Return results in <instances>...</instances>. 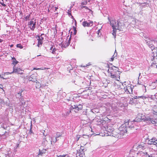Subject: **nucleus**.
I'll return each instance as SVG.
<instances>
[{"label": "nucleus", "mask_w": 157, "mask_h": 157, "mask_svg": "<svg viewBox=\"0 0 157 157\" xmlns=\"http://www.w3.org/2000/svg\"><path fill=\"white\" fill-rule=\"evenodd\" d=\"M16 46L17 48H19L20 49H22L23 48V46L21 45V44H17Z\"/></svg>", "instance_id": "obj_25"}, {"label": "nucleus", "mask_w": 157, "mask_h": 157, "mask_svg": "<svg viewBox=\"0 0 157 157\" xmlns=\"http://www.w3.org/2000/svg\"><path fill=\"white\" fill-rule=\"evenodd\" d=\"M144 97V96H134L133 97V98L135 99H138L140 98H143Z\"/></svg>", "instance_id": "obj_28"}, {"label": "nucleus", "mask_w": 157, "mask_h": 157, "mask_svg": "<svg viewBox=\"0 0 157 157\" xmlns=\"http://www.w3.org/2000/svg\"><path fill=\"white\" fill-rule=\"evenodd\" d=\"M44 34L43 33L41 34L40 36L39 35H37L36 37L37 38V40L38 41V43L37 46L38 47H40L43 43V41L44 40Z\"/></svg>", "instance_id": "obj_3"}, {"label": "nucleus", "mask_w": 157, "mask_h": 157, "mask_svg": "<svg viewBox=\"0 0 157 157\" xmlns=\"http://www.w3.org/2000/svg\"><path fill=\"white\" fill-rule=\"evenodd\" d=\"M81 143L83 145H85L87 144V141H85L83 143L81 142Z\"/></svg>", "instance_id": "obj_35"}, {"label": "nucleus", "mask_w": 157, "mask_h": 157, "mask_svg": "<svg viewBox=\"0 0 157 157\" xmlns=\"http://www.w3.org/2000/svg\"><path fill=\"white\" fill-rule=\"evenodd\" d=\"M50 52L52 54H54L56 53V49L55 47L52 46L50 48Z\"/></svg>", "instance_id": "obj_19"}, {"label": "nucleus", "mask_w": 157, "mask_h": 157, "mask_svg": "<svg viewBox=\"0 0 157 157\" xmlns=\"http://www.w3.org/2000/svg\"><path fill=\"white\" fill-rule=\"evenodd\" d=\"M83 136H87V137H88V136H87V135H83Z\"/></svg>", "instance_id": "obj_51"}, {"label": "nucleus", "mask_w": 157, "mask_h": 157, "mask_svg": "<svg viewBox=\"0 0 157 157\" xmlns=\"http://www.w3.org/2000/svg\"><path fill=\"white\" fill-rule=\"evenodd\" d=\"M123 132L122 133L123 134L126 133L127 131H126V127L124 128V130L123 131Z\"/></svg>", "instance_id": "obj_31"}, {"label": "nucleus", "mask_w": 157, "mask_h": 157, "mask_svg": "<svg viewBox=\"0 0 157 157\" xmlns=\"http://www.w3.org/2000/svg\"><path fill=\"white\" fill-rule=\"evenodd\" d=\"M124 90L127 93L131 94L132 92V89L129 86H126L125 87H124Z\"/></svg>", "instance_id": "obj_11"}, {"label": "nucleus", "mask_w": 157, "mask_h": 157, "mask_svg": "<svg viewBox=\"0 0 157 157\" xmlns=\"http://www.w3.org/2000/svg\"><path fill=\"white\" fill-rule=\"evenodd\" d=\"M155 41L153 40H151L149 42V43L147 42L149 47L151 49L152 52H153V50L155 48L153 45V43H155Z\"/></svg>", "instance_id": "obj_13"}, {"label": "nucleus", "mask_w": 157, "mask_h": 157, "mask_svg": "<svg viewBox=\"0 0 157 157\" xmlns=\"http://www.w3.org/2000/svg\"><path fill=\"white\" fill-rule=\"evenodd\" d=\"M61 56H57V55L56 57H55V58L56 59H60L61 58Z\"/></svg>", "instance_id": "obj_32"}, {"label": "nucleus", "mask_w": 157, "mask_h": 157, "mask_svg": "<svg viewBox=\"0 0 157 157\" xmlns=\"http://www.w3.org/2000/svg\"><path fill=\"white\" fill-rule=\"evenodd\" d=\"M0 78H2V77H1V75H0Z\"/></svg>", "instance_id": "obj_57"}, {"label": "nucleus", "mask_w": 157, "mask_h": 157, "mask_svg": "<svg viewBox=\"0 0 157 157\" xmlns=\"http://www.w3.org/2000/svg\"><path fill=\"white\" fill-rule=\"evenodd\" d=\"M23 91V90H21L18 93V94H19L20 96H21V97H22L21 93Z\"/></svg>", "instance_id": "obj_33"}, {"label": "nucleus", "mask_w": 157, "mask_h": 157, "mask_svg": "<svg viewBox=\"0 0 157 157\" xmlns=\"http://www.w3.org/2000/svg\"><path fill=\"white\" fill-rule=\"evenodd\" d=\"M5 3H5V2L2 0V1L0 2V4H1L3 6H6V4Z\"/></svg>", "instance_id": "obj_26"}, {"label": "nucleus", "mask_w": 157, "mask_h": 157, "mask_svg": "<svg viewBox=\"0 0 157 157\" xmlns=\"http://www.w3.org/2000/svg\"><path fill=\"white\" fill-rule=\"evenodd\" d=\"M46 151V150L45 149H43L41 150H39V152L38 155L43 156L45 153Z\"/></svg>", "instance_id": "obj_17"}, {"label": "nucleus", "mask_w": 157, "mask_h": 157, "mask_svg": "<svg viewBox=\"0 0 157 157\" xmlns=\"http://www.w3.org/2000/svg\"><path fill=\"white\" fill-rule=\"evenodd\" d=\"M12 59L13 60L12 64L14 65V66L15 67V65L18 62L16 60L15 58L14 57H12Z\"/></svg>", "instance_id": "obj_18"}, {"label": "nucleus", "mask_w": 157, "mask_h": 157, "mask_svg": "<svg viewBox=\"0 0 157 157\" xmlns=\"http://www.w3.org/2000/svg\"><path fill=\"white\" fill-rule=\"evenodd\" d=\"M108 71L110 77L116 80L119 81L120 79V72L119 68L114 66L110 67L109 66Z\"/></svg>", "instance_id": "obj_1"}, {"label": "nucleus", "mask_w": 157, "mask_h": 157, "mask_svg": "<svg viewBox=\"0 0 157 157\" xmlns=\"http://www.w3.org/2000/svg\"><path fill=\"white\" fill-rule=\"evenodd\" d=\"M153 112H154V113H155V114L157 113V111L156 112H155V111L154 110L153 111Z\"/></svg>", "instance_id": "obj_46"}, {"label": "nucleus", "mask_w": 157, "mask_h": 157, "mask_svg": "<svg viewBox=\"0 0 157 157\" xmlns=\"http://www.w3.org/2000/svg\"><path fill=\"white\" fill-rule=\"evenodd\" d=\"M54 8H55V11H56L57 10V9H58V8H57V7H54Z\"/></svg>", "instance_id": "obj_43"}, {"label": "nucleus", "mask_w": 157, "mask_h": 157, "mask_svg": "<svg viewBox=\"0 0 157 157\" xmlns=\"http://www.w3.org/2000/svg\"><path fill=\"white\" fill-rule=\"evenodd\" d=\"M36 19L33 18L28 23L30 29L33 31L36 28Z\"/></svg>", "instance_id": "obj_5"}, {"label": "nucleus", "mask_w": 157, "mask_h": 157, "mask_svg": "<svg viewBox=\"0 0 157 157\" xmlns=\"http://www.w3.org/2000/svg\"><path fill=\"white\" fill-rule=\"evenodd\" d=\"M68 14L69 15H71V10H68Z\"/></svg>", "instance_id": "obj_34"}, {"label": "nucleus", "mask_w": 157, "mask_h": 157, "mask_svg": "<svg viewBox=\"0 0 157 157\" xmlns=\"http://www.w3.org/2000/svg\"><path fill=\"white\" fill-rule=\"evenodd\" d=\"M108 19L110 25L113 28H117V29L121 30L124 28V24L123 23L120 22V21L115 19L111 20L109 17H108Z\"/></svg>", "instance_id": "obj_2"}, {"label": "nucleus", "mask_w": 157, "mask_h": 157, "mask_svg": "<svg viewBox=\"0 0 157 157\" xmlns=\"http://www.w3.org/2000/svg\"><path fill=\"white\" fill-rule=\"evenodd\" d=\"M37 74L36 73L33 74L29 76V80L30 81L33 82L37 81Z\"/></svg>", "instance_id": "obj_6"}, {"label": "nucleus", "mask_w": 157, "mask_h": 157, "mask_svg": "<svg viewBox=\"0 0 157 157\" xmlns=\"http://www.w3.org/2000/svg\"><path fill=\"white\" fill-rule=\"evenodd\" d=\"M113 59H114V58L113 57H112L111 58V60H110V61H112L113 60Z\"/></svg>", "instance_id": "obj_42"}, {"label": "nucleus", "mask_w": 157, "mask_h": 157, "mask_svg": "<svg viewBox=\"0 0 157 157\" xmlns=\"http://www.w3.org/2000/svg\"><path fill=\"white\" fill-rule=\"evenodd\" d=\"M33 69L34 70H40V69H41L40 68H34Z\"/></svg>", "instance_id": "obj_44"}, {"label": "nucleus", "mask_w": 157, "mask_h": 157, "mask_svg": "<svg viewBox=\"0 0 157 157\" xmlns=\"http://www.w3.org/2000/svg\"><path fill=\"white\" fill-rule=\"evenodd\" d=\"M30 17V14H29V15H28L27 16H26L25 17V21H27L29 20Z\"/></svg>", "instance_id": "obj_24"}, {"label": "nucleus", "mask_w": 157, "mask_h": 157, "mask_svg": "<svg viewBox=\"0 0 157 157\" xmlns=\"http://www.w3.org/2000/svg\"><path fill=\"white\" fill-rule=\"evenodd\" d=\"M145 120L147 121H150L152 124H154L155 125L157 126V119L153 120L152 119L148 117L147 118H146Z\"/></svg>", "instance_id": "obj_12"}, {"label": "nucleus", "mask_w": 157, "mask_h": 157, "mask_svg": "<svg viewBox=\"0 0 157 157\" xmlns=\"http://www.w3.org/2000/svg\"><path fill=\"white\" fill-rule=\"evenodd\" d=\"M71 18L72 19H73L74 20H75V19L74 18V17H73V16H72V15H71Z\"/></svg>", "instance_id": "obj_48"}, {"label": "nucleus", "mask_w": 157, "mask_h": 157, "mask_svg": "<svg viewBox=\"0 0 157 157\" xmlns=\"http://www.w3.org/2000/svg\"><path fill=\"white\" fill-rule=\"evenodd\" d=\"M75 20V26H74L75 27H77V22H76V20L75 19L74 20Z\"/></svg>", "instance_id": "obj_40"}, {"label": "nucleus", "mask_w": 157, "mask_h": 157, "mask_svg": "<svg viewBox=\"0 0 157 157\" xmlns=\"http://www.w3.org/2000/svg\"><path fill=\"white\" fill-rule=\"evenodd\" d=\"M93 25V22L92 21H89V22L86 21H84L82 22V25L85 27H91Z\"/></svg>", "instance_id": "obj_8"}, {"label": "nucleus", "mask_w": 157, "mask_h": 157, "mask_svg": "<svg viewBox=\"0 0 157 157\" xmlns=\"http://www.w3.org/2000/svg\"><path fill=\"white\" fill-rule=\"evenodd\" d=\"M82 109V105H78V109H77V111L81 110Z\"/></svg>", "instance_id": "obj_21"}, {"label": "nucleus", "mask_w": 157, "mask_h": 157, "mask_svg": "<svg viewBox=\"0 0 157 157\" xmlns=\"http://www.w3.org/2000/svg\"><path fill=\"white\" fill-rule=\"evenodd\" d=\"M151 56L152 57H151V59L152 60H154L156 57L157 58V48H156L153 50Z\"/></svg>", "instance_id": "obj_10"}, {"label": "nucleus", "mask_w": 157, "mask_h": 157, "mask_svg": "<svg viewBox=\"0 0 157 157\" xmlns=\"http://www.w3.org/2000/svg\"><path fill=\"white\" fill-rule=\"evenodd\" d=\"M145 157H153V155H146Z\"/></svg>", "instance_id": "obj_39"}, {"label": "nucleus", "mask_w": 157, "mask_h": 157, "mask_svg": "<svg viewBox=\"0 0 157 157\" xmlns=\"http://www.w3.org/2000/svg\"><path fill=\"white\" fill-rule=\"evenodd\" d=\"M0 88L1 89L3 92H4V94H5V91L1 87H0Z\"/></svg>", "instance_id": "obj_41"}, {"label": "nucleus", "mask_w": 157, "mask_h": 157, "mask_svg": "<svg viewBox=\"0 0 157 157\" xmlns=\"http://www.w3.org/2000/svg\"><path fill=\"white\" fill-rule=\"evenodd\" d=\"M91 65V64H90V63H88V64H86V65H85V66L81 65V67H85L89 66L90 65Z\"/></svg>", "instance_id": "obj_29"}, {"label": "nucleus", "mask_w": 157, "mask_h": 157, "mask_svg": "<svg viewBox=\"0 0 157 157\" xmlns=\"http://www.w3.org/2000/svg\"><path fill=\"white\" fill-rule=\"evenodd\" d=\"M57 157H69V156L67 155H57Z\"/></svg>", "instance_id": "obj_27"}, {"label": "nucleus", "mask_w": 157, "mask_h": 157, "mask_svg": "<svg viewBox=\"0 0 157 157\" xmlns=\"http://www.w3.org/2000/svg\"><path fill=\"white\" fill-rule=\"evenodd\" d=\"M79 156L80 157H83V153H80L79 155Z\"/></svg>", "instance_id": "obj_38"}, {"label": "nucleus", "mask_w": 157, "mask_h": 157, "mask_svg": "<svg viewBox=\"0 0 157 157\" xmlns=\"http://www.w3.org/2000/svg\"><path fill=\"white\" fill-rule=\"evenodd\" d=\"M2 1H4L5 3H6V2H7V0H2Z\"/></svg>", "instance_id": "obj_47"}, {"label": "nucleus", "mask_w": 157, "mask_h": 157, "mask_svg": "<svg viewBox=\"0 0 157 157\" xmlns=\"http://www.w3.org/2000/svg\"><path fill=\"white\" fill-rule=\"evenodd\" d=\"M71 111H69V113H71Z\"/></svg>", "instance_id": "obj_59"}, {"label": "nucleus", "mask_w": 157, "mask_h": 157, "mask_svg": "<svg viewBox=\"0 0 157 157\" xmlns=\"http://www.w3.org/2000/svg\"><path fill=\"white\" fill-rule=\"evenodd\" d=\"M84 137H82V138L81 140L82 141H84V140H85V139H84Z\"/></svg>", "instance_id": "obj_45"}, {"label": "nucleus", "mask_w": 157, "mask_h": 157, "mask_svg": "<svg viewBox=\"0 0 157 157\" xmlns=\"http://www.w3.org/2000/svg\"><path fill=\"white\" fill-rule=\"evenodd\" d=\"M147 146L146 144L142 143L138 146L137 148L139 151H140L141 149L144 150L146 149L147 148Z\"/></svg>", "instance_id": "obj_9"}, {"label": "nucleus", "mask_w": 157, "mask_h": 157, "mask_svg": "<svg viewBox=\"0 0 157 157\" xmlns=\"http://www.w3.org/2000/svg\"><path fill=\"white\" fill-rule=\"evenodd\" d=\"M47 137H46L43 139V142L45 145L47 144L48 143V141L47 140Z\"/></svg>", "instance_id": "obj_22"}, {"label": "nucleus", "mask_w": 157, "mask_h": 157, "mask_svg": "<svg viewBox=\"0 0 157 157\" xmlns=\"http://www.w3.org/2000/svg\"><path fill=\"white\" fill-rule=\"evenodd\" d=\"M76 27H75L74 26H73V30L74 31V35H76L77 33V30L76 29Z\"/></svg>", "instance_id": "obj_23"}, {"label": "nucleus", "mask_w": 157, "mask_h": 157, "mask_svg": "<svg viewBox=\"0 0 157 157\" xmlns=\"http://www.w3.org/2000/svg\"><path fill=\"white\" fill-rule=\"evenodd\" d=\"M157 142V139L155 137H153L148 140L147 144L149 145H155L156 144Z\"/></svg>", "instance_id": "obj_7"}, {"label": "nucleus", "mask_w": 157, "mask_h": 157, "mask_svg": "<svg viewBox=\"0 0 157 157\" xmlns=\"http://www.w3.org/2000/svg\"><path fill=\"white\" fill-rule=\"evenodd\" d=\"M61 135L60 134L59 132H57L56 133V137L55 138L54 140H53L52 139L51 141V142H53V143H55L57 141V138H58L59 136H61Z\"/></svg>", "instance_id": "obj_15"}, {"label": "nucleus", "mask_w": 157, "mask_h": 157, "mask_svg": "<svg viewBox=\"0 0 157 157\" xmlns=\"http://www.w3.org/2000/svg\"><path fill=\"white\" fill-rule=\"evenodd\" d=\"M73 109H76L77 110V109H78V105H75L74 106V107L73 108Z\"/></svg>", "instance_id": "obj_36"}, {"label": "nucleus", "mask_w": 157, "mask_h": 157, "mask_svg": "<svg viewBox=\"0 0 157 157\" xmlns=\"http://www.w3.org/2000/svg\"><path fill=\"white\" fill-rule=\"evenodd\" d=\"M2 128L5 129H8V128H9V126H6L5 127L4 126V125H3V126H2Z\"/></svg>", "instance_id": "obj_30"}, {"label": "nucleus", "mask_w": 157, "mask_h": 157, "mask_svg": "<svg viewBox=\"0 0 157 157\" xmlns=\"http://www.w3.org/2000/svg\"><path fill=\"white\" fill-rule=\"evenodd\" d=\"M70 44V43H69V42H68V43L67 45H69Z\"/></svg>", "instance_id": "obj_54"}, {"label": "nucleus", "mask_w": 157, "mask_h": 157, "mask_svg": "<svg viewBox=\"0 0 157 157\" xmlns=\"http://www.w3.org/2000/svg\"><path fill=\"white\" fill-rule=\"evenodd\" d=\"M113 35L116 37V33L117 32V28H113Z\"/></svg>", "instance_id": "obj_20"}, {"label": "nucleus", "mask_w": 157, "mask_h": 157, "mask_svg": "<svg viewBox=\"0 0 157 157\" xmlns=\"http://www.w3.org/2000/svg\"><path fill=\"white\" fill-rule=\"evenodd\" d=\"M13 44H11V45H10V47L11 48H12V47H13Z\"/></svg>", "instance_id": "obj_50"}, {"label": "nucleus", "mask_w": 157, "mask_h": 157, "mask_svg": "<svg viewBox=\"0 0 157 157\" xmlns=\"http://www.w3.org/2000/svg\"><path fill=\"white\" fill-rule=\"evenodd\" d=\"M0 86H2V85L1 84H0Z\"/></svg>", "instance_id": "obj_58"}, {"label": "nucleus", "mask_w": 157, "mask_h": 157, "mask_svg": "<svg viewBox=\"0 0 157 157\" xmlns=\"http://www.w3.org/2000/svg\"><path fill=\"white\" fill-rule=\"evenodd\" d=\"M36 139H37V137H36H36H35V139L36 140Z\"/></svg>", "instance_id": "obj_56"}, {"label": "nucleus", "mask_w": 157, "mask_h": 157, "mask_svg": "<svg viewBox=\"0 0 157 157\" xmlns=\"http://www.w3.org/2000/svg\"><path fill=\"white\" fill-rule=\"evenodd\" d=\"M24 70L22 69L19 68L18 67H16L13 66V71L12 72L9 73H7L11 74L13 73H17L18 74L22 75L24 73Z\"/></svg>", "instance_id": "obj_4"}, {"label": "nucleus", "mask_w": 157, "mask_h": 157, "mask_svg": "<svg viewBox=\"0 0 157 157\" xmlns=\"http://www.w3.org/2000/svg\"><path fill=\"white\" fill-rule=\"evenodd\" d=\"M155 145L157 147V142H156V144H155Z\"/></svg>", "instance_id": "obj_52"}, {"label": "nucleus", "mask_w": 157, "mask_h": 157, "mask_svg": "<svg viewBox=\"0 0 157 157\" xmlns=\"http://www.w3.org/2000/svg\"><path fill=\"white\" fill-rule=\"evenodd\" d=\"M120 130L121 131H122V129H121V128H120Z\"/></svg>", "instance_id": "obj_53"}, {"label": "nucleus", "mask_w": 157, "mask_h": 157, "mask_svg": "<svg viewBox=\"0 0 157 157\" xmlns=\"http://www.w3.org/2000/svg\"><path fill=\"white\" fill-rule=\"evenodd\" d=\"M3 40L0 39V43H1L3 41Z\"/></svg>", "instance_id": "obj_49"}, {"label": "nucleus", "mask_w": 157, "mask_h": 157, "mask_svg": "<svg viewBox=\"0 0 157 157\" xmlns=\"http://www.w3.org/2000/svg\"><path fill=\"white\" fill-rule=\"evenodd\" d=\"M87 4V2L86 1L84 0L82 3L81 7V8H85V9H88V10L90 11H92L91 10L89 9H88V8L85 6Z\"/></svg>", "instance_id": "obj_14"}, {"label": "nucleus", "mask_w": 157, "mask_h": 157, "mask_svg": "<svg viewBox=\"0 0 157 157\" xmlns=\"http://www.w3.org/2000/svg\"><path fill=\"white\" fill-rule=\"evenodd\" d=\"M121 84L120 83L119 84L116 85V89L119 90H123V89L122 88L123 87V85L122 84H121Z\"/></svg>", "instance_id": "obj_16"}, {"label": "nucleus", "mask_w": 157, "mask_h": 157, "mask_svg": "<svg viewBox=\"0 0 157 157\" xmlns=\"http://www.w3.org/2000/svg\"><path fill=\"white\" fill-rule=\"evenodd\" d=\"M76 137L77 139V141H78L79 139V138H80V135H77L76 136Z\"/></svg>", "instance_id": "obj_37"}, {"label": "nucleus", "mask_w": 157, "mask_h": 157, "mask_svg": "<svg viewBox=\"0 0 157 157\" xmlns=\"http://www.w3.org/2000/svg\"><path fill=\"white\" fill-rule=\"evenodd\" d=\"M41 56V55H37V57H38V56Z\"/></svg>", "instance_id": "obj_55"}]
</instances>
